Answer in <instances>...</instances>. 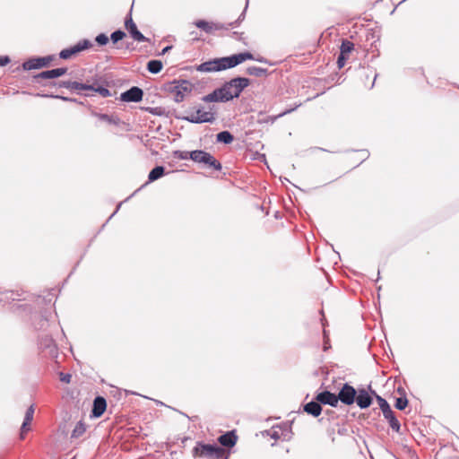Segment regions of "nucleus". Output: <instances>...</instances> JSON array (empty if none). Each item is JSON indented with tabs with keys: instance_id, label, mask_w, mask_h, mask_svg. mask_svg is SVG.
I'll use <instances>...</instances> for the list:
<instances>
[{
	"instance_id": "obj_1",
	"label": "nucleus",
	"mask_w": 459,
	"mask_h": 459,
	"mask_svg": "<svg viewBox=\"0 0 459 459\" xmlns=\"http://www.w3.org/2000/svg\"><path fill=\"white\" fill-rule=\"evenodd\" d=\"M254 55L249 51H244L227 56L215 57L201 63L196 70L202 73L221 72L236 67L247 59H253Z\"/></svg>"
},
{
	"instance_id": "obj_2",
	"label": "nucleus",
	"mask_w": 459,
	"mask_h": 459,
	"mask_svg": "<svg viewBox=\"0 0 459 459\" xmlns=\"http://www.w3.org/2000/svg\"><path fill=\"white\" fill-rule=\"evenodd\" d=\"M194 457L205 459H229L230 453L217 444H207L203 441L196 442L192 450Z\"/></svg>"
},
{
	"instance_id": "obj_3",
	"label": "nucleus",
	"mask_w": 459,
	"mask_h": 459,
	"mask_svg": "<svg viewBox=\"0 0 459 459\" xmlns=\"http://www.w3.org/2000/svg\"><path fill=\"white\" fill-rule=\"evenodd\" d=\"M368 389L374 394V396L379 405V409L381 410L385 419L388 421L390 428L394 431L399 433L401 430L400 421L396 418L395 413L392 410L388 402L385 398H383L382 396L377 394V393L374 389H372L371 385H368Z\"/></svg>"
},
{
	"instance_id": "obj_4",
	"label": "nucleus",
	"mask_w": 459,
	"mask_h": 459,
	"mask_svg": "<svg viewBox=\"0 0 459 459\" xmlns=\"http://www.w3.org/2000/svg\"><path fill=\"white\" fill-rule=\"evenodd\" d=\"M195 113V115L192 114L189 116L176 115L175 117L192 124H212L216 120L217 112H205L204 108L202 105L196 108Z\"/></svg>"
},
{
	"instance_id": "obj_5",
	"label": "nucleus",
	"mask_w": 459,
	"mask_h": 459,
	"mask_svg": "<svg viewBox=\"0 0 459 459\" xmlns=\"http://www.w3.org/2000/svg\"><path fill=\"white\" fill-rule=\"evenodd\" d=\"M231 91H230L226 82L219 88L202 97V100L207 103L221 102L226 103L232 100Z\"/></svg>"
},
{
	"instance_id": "obj_6",
	"label": "nucleus",
	"mask_w": 459,
	"mask_h": 459,
	"mask_svg": "<svg viewBox=\"0 0 459 459\" xmlns=\"http://www.w3.org/2000/svg\"><path fill=\"white\" fill-rule=\"evenodd\" d=\"M55 58L56 56L54 55H48L45 56H34L25 60L22 64V68L24 71H30L48 67L51 62L55 60Z\"/></svg>"
},
{
	"instance_id": "obj_7",
	"label": "nucleus",
	"mask_w": 459,
	"mask_h": 459,
	"mask_svg": "<svg viewBox=\"0 0 459 459\" xmlns=\"http://www.w3.org/2000/svg\"><path fill=\"white\" fill-rule=\"evenodd\" d=\"M38 345L45 356H48L51 359H56L58 357V348L51 334H42L39 336Z\"/></svg>"
},
{
	"instance_id": "obj_8",
	"label": "nucleus",
	"mask_w": 459,
	"mask_h": 459,
	"mask_svg": "<svg viewBox=\"0 0 459 459\" xmlns=\"http://www.w3.org/2000/svg\"><path fill=\"white\" fill-rule=\"evenodd\" d=\"M134 4L131 5V8L125 18V28L128 31L129 35L132 39L137 42H148L149 39L146 38L137 28L135 22L132 17Z\"/></svg>"
},
{
	"instance_id": "obj_9",
	"label": "nucleus",
	"mask_w": 459,
	"mask_h": 459,
	"mask_svg": "<svg viewBox=\"0 0 459 459\" xmlns=\"http://www.w3.org/2000/svg\"><path fill=\"white\" fill-rule=\"evenodd\" d=\"M357 391L358 389L349 383H344L338 392L339 402L344 405H352L357 400Z\"/></svg>"
},
{
	"instance_id": "obj_10",
	"label": "nucleus",
	"mask_w": 459,
	"mask_h": 459,
	"mask_svg": "<svg viewBox=\"0 0 459 459\" xmlns=\"http://www.w3.org/2000/svg\"><path fill=\"white\" fill-rule=\"evenodd\" d=\"M250 79L241 76L234 77L226 82L230 91H231L233 100L238 98L241 92L250 85Z\"/></svg>"
},
{
	"instance_id": "obj_11",
	"label": "nucleus",
	"mask_w": 459,
	"mask_h": 459,
	"mask_svg": "<svg viewBox=\"0 0 459 459\" xmlns=\"http://www.w3.org/2000/svg\"><path fill=\"white\" fill-rule=\"evenodd\" d=\"M55 86L58 88H65L71 91H87L90 88V80L86 82H80L77 81H61V82H49L48 83H42V86Z\"/></svg>"
},
{
	"instance_id": "obj_12",
	"label": "nucleus",
	"mask_w": 459,
	"mask_h": 459,
	"mask_svg": "<svg viewBox=\"0 0 459 459\" xmlns=\"http://www.w3.org/2000/svg\"><path fill=\"white\" fill-rule=\"evenodd\" d=\"M66 67H57L50 70L42 71L33 75L34 82L38 83H43L41 80H53L65 75L67 73Z\"/></svg>"
},
{
	"instance_id": "obj_13",
	"label": "nucleus",
	"mask_w": 459,
	"mask_h": 459,
	"mask_svg": "<svg viewBox=\"0 0 459 459\" xmlns=\"http://www.w3.org/2000/svg\"><path fill=\"white\" fill-rule=\"evenodd\" d=\"M374 397V394L368 388L366 389L361 387L357 391V400L355 403L359 409L364 410L368 408L373 403Z\"/></svg>"
},
{
	"instance_id": "obj_14",
	"label": "nucleus",
	"mask_w": 459,
	"mask_h": 459,
	"mask_svg": "<svg viewBox=\"0 0 459 459\" xmlns=\"http://www.w3.org/2000/svg\"><path fill=\"white\" fill-rule=\"evenodd\" d=\"M143 98V91L138 86H132L126 91H123L119 96V100L122 102H140Z\"/></svg>"
},
{
	"instance_id": "obj_15",
	"label": "nucleus",
	"mask_w": 459,
	"mask_h": 459,
	"mask_svg": "<svg viewBox=\"0 0 459 459\" xmlns=\"http://www.w3.org/2000/svg\"><path fill=\"white\" fill-rule=\"evenodd\" d=\"M315 399L322 405H330L331 407H337L339 403L338 394H335L328 390L316 393Z\"/></svg>"
},
{
	"instance_id": "obj_16",
	"label": "nucleus",
	"mask_w": 459,
	"mask_h": 459,
	"mask_svg": "<svg viewBox=\"0 0 459 459\" xmlns=\"http://www.w3.org/2000/svg\"><path fill=\"white\" fill-rule=\"evenodd\" d=\"M30 321L35 330H46L48 326V311L34 313L30 316Z\"/></svg>"
},
{
	"instance_id": "obj_17",
	"label": "nucleus",
	"mask_w": 459,
	"mask_h": 459,
	"mask_svg": "<svg viewBox=\"0 0 459 459\" xmlns=\"http://www.w3.org/2000/svg\"><path fill=\"white\" fill-rule=\"evenodd\" d=\"M102 78L95 76L90 80V88L87 91H91L99 93L101 97L107 98L112 96L110 91L101 84Z\"/></svg>"
},
{
	"instance_id": "obj_18",
	"label": "nucleus",
	"mask_w": 459,
	"mask_h": 459,
	"mask_svg": "<svg viewBox=\"0 0 459 459\" xmlns=\"http://www.w3.org/2000/svg\"><path fill=\"white\" fill-rule=\"evenodd\" d=\"M195 26L207 34H211L213 30H220L226 28L224 23L208 22L206 20H196L194 22Z\"/></svg>"
},
{
	"instance_id": "obj_19",
	"label": "nucleus",
	"mask_w": 459,
	"mask_h": 459,
	"mask_svg": "<svg viewBox=\"0 0 459 459\" xmlns=\"http://www.w3.org/2000/svg\"><path fill=\"white\" fill-rule=\"evenodd\" d=\"M91 115L94 117H97L100 121L105 122L108 125H114L116 126H120L121 125H125V122H123L116 115H108L106 113H100L94 109H91Z\"/></svg>"
},
{
	"instance_id": "obj_20",
	"label": "nucleus",
	"mask_w": 459,
	"mask_h": 459,
	"mask_svg": "<svg viewBox=\"0 0 459 459\" xmlns=\"http://www.w3.org/2000/svg\"><path fill=\"white\" fill-rule=\"evenodd\" d=\"M107 409V401L103 396L98 395L94 398L91 417L100 418Z\"/></svg>"
},
{
	"instance_id": "obj_21",
	"label": "nucleus",
	"mask_w": 459,
	"mask_h": 459,
	"mask_svg": "<svg viewBox=\"0 0 459 459\" xmlns=\"http://www.w3.org/2000/svg\"><path fill=\"white\" fill-rule=\"evenodd\" d=\"M238 441V436L235 433V430H230L221 435L218 437V442L221 444L220 446L231 448L233 447Z\"/></svg>"
},
{
	"instance_id": "obj_22",
	"label": "nucleus",
	"mask_w": 459,
	"mask_h": 459,
	"mask_svg": "<svg viewBox=\"0 0 459 459\" xmlns=\"http://www.w3.org/2000/svg\"><path fill=\"white\" fill-rule=\"evenodd\" d=\"M303 411L306 413L316 418L322 413V404L317 402L315 398L310 401L309 403H307L303 404Z\"/></svg>"
},
{
	"instance_id": "obj_23",
	"label": "nucleus",
	"mask_w": 459,
	"mask_h": 459,
	"mask_svg": "<svg viewBox=\"0 0 459 459\" xmlns=\"http://www.w3.org/2000/svg\"><path fill=\"white\" fill-rule=\"evenodd\" d=\"M21 296H22V293H20L19 291L9 290H0V303L6 304V303H10L11 301H15V300L20 301V300H22Z\"/></svg>"
},
{
	"instance_id": "obj_24",
	"label": "nucleus",
	"mask_w": 459,
	"mask_h": 459,
	"mask_svg": "<svg viewBox=\"0 0 459 459\" xmlns=\"http://www.w3.org/2000/svg\"><path fill=\"white\" fill-rule=\"evenodd\" d=\"M202 167L208 169H212L214 171H221L222 169L221 163L210 152L204 159V162H203Z\"/></svg>"
},
{
	"instance_id": "obj_25",
	"label": "nucleus",
	"mask_w": 459,
	"mask_h": 459,
	"mask_svg": "<svg viewBox=\"0 0 459 459\" xmlns=\"http://www.w3.org/2000/svg\"><path fill=\"white\" fill-rule=\"evenodd\" d=\"M169 173L164 166L157 165L149 172L147 183L154 182Z\"/></svg>"
},
{
	"instance_id": "obj_26",
	"label": "nucleus",
	"mask_w": 459,
	"mask_h": 459,
	"mask_svg": "<svg viewBox=\"0 0 459 459\" xmlns=\"http://www.w3.org/2000/svg\"><path fill=\"white\" fill-rule=\"evenodd\" d=\"M165 90L169 91V93L173 94V100L174 101L179 103L182 102L185 99V95L175 86V82H169L166 86Z\"/></svg>"
},
{
	"instance_id": "obj_27",
	"label": "nucleus",
	"mask_w": 459,
	"mask_h": 459,
	"mask_svg": "<svg viewBox=\"0 0 459 459\" xmlns=\"http://www.w3.org/2000/svg\"><path fill=\"white\" fill-rule=\"evenodd\" d=\"M171 82H175V86L180 90V91L186 96L187 93H191L194 85L187 80H174Z\"/></svg>"
},
{
	"instance_id": "obj_28",
	"label": "nucleus",
	"mask_w": 459,
	"mask_h": 459,
	"mask_svg": "<svg viewBox=\"0 0 459 459\" xmlns=\"http://www.w3.org/2000/svg\"><path fill=\"white\" fill-rule=\"evenodd\" d=\"M234 141V135L228 130L216 134V142L223 144H230Z\"/></svg>"
},
{
	"instance_id": "obj_29",
	"label": "nucleus",
	"mask_w": 459,
	"mask_h": 459,
	"mask_svg": "<svg viewBox=\"0 0 459 459\" xmlns=\"http://www.w3.org/2000/svg\"><path fill=\"white\" fill-rule=\"evenodd\" d=\"M208 152L204 150H194L191 151V153L189 154L190 160H193L195 163L202 164L204 162L205 157L208 155Z\"/></svg>"
},
{
	"instance_id": "obj_30",
	"label": "nucleus",
	"mask_w": 459,
	"mask_h": 459,
	"mask_svg": "<svg viewBox=\"0 0 459 459\" xmlns=\"http://www.w3.org/2000/svg\"><path fill=\"white\" fill-rule=\"evenodd\" d=\"M163 67V64L160 60L152 59L147 63V70L152 74H159Z\"/></svg>"
},
{
	"instance_id": "obj_31",
	"label": "nucleus",
	"mask_w": 459,
	"mask_h": 459,
	"mask_svg": "<svg viewBox=\"0 0 459 459\" xmlns=\"http://www.w3.org/2000/svg\"><path fill=\"white\" fill-rule=\"evenodd\" d=\"M86 431V425L82 420H79L71 434V439L81 437Z\"/></svg>"
},
{
	"instance_id": "obj_32",
	"label": "nucleus",
	"mask_w": 459,
	"mask_h": 459,
	"mask_svg": "<svg viewBox=\"0 0 459 459\" xmlns=\"http://www.w3.org/2000/svg\"><path fill=\"white\" fill-rule=\"evenodd\" d=\"M79 54L78 51L76 50V48L75 46H71L69 48H64L62 49L58 56L61 59H70L71 57H73L74 56Z\"/></svg>"
},
{
	"instance_id": "obj_33",
	"label": "nucleus",
	"mask_w": 459,
	"mask_h": 459,
	"mask_svg": "<svg viewBox=\"0 0 459 459\" xmlns=\"http://www.w3.org/2000/svg\"><path fill=\"white\" fill-rule=\"evenodd\" d=\"M247 74L252 76L261 77L266 76L268 74V70L257 66H249L247 68Z\"/></svg>"
},
{
	"instance_id": "obj_34",
	"label": "nucleus",
	"mask_w": 459,
	"mask_h": 459,
	"mask_svg": "<svg viewBox=\"0 0 459 459\" xmlns=\"http://www.w3.org/2000/svg\"><path fill=\"white\" fill-rule=\"evenodd\" d=\"M354 49V44L350 41L349 39H342V44L340 47V53L342 55H346L349 56V55L351 53V51Z\"/></svg>"
},
{
	"instance_id": "obj_35",
	"label": "nucleus",
	"mask_w": 459,
	"mask_h": 459,
	"mask_svg": "<svg viewBox=\"0 0 459 459\" xmlns=\"http://www.w3.org/2000/svg\"><path fill=\"white\" fill-rule=\"evenodd\" d=\"M78 53L88 50L93 47L92 42L88 39H82L74 44Z\"/></svg>"
},
{
	"instance_id": "obj_36",
	"label": "nucleus",
	"mask_w": 459,
	"mask_h": 459,
	"mask_svg": "<svg viewBox=\"0 0 459 459\" xmlns=\"http://www.w3.org/2000/svg\"><path fill=\"white\" fill-rule=\"evenodd\" d=\"M126 37V32L121 29H117L111 33L110 40L113 44H117V42H119Z\"/></svg>"
},
{
	"instance_id": "obj_37",
	"label": "nucleus",
	"mask_w": 459,
	"mask_h": 459,
	"mask_svg": "<svg viewBox=\"0 0 459 459\" xmlns=\"http://www.w3.org/2000/svg\"><path fill=\"white\" fill-rule=\"evenodd\" d=\"M409 401L406 397L405 393H403V395H401L400 397L395 399L394 407L397 410L403 411L408 406Z\"/></svg>"
},
{
	"instance_id": "obj_38",
	"label": "nucleus",
	"mask_w": 459,
	"mask_h": 459,
	"mask_svg": "<svg viewBox=\"0 0 459 459\" xmlns=\"http://www.w3.org/2000/svg\"><path fill=\"white\" fill-rule=\"evenodd\" d=\"M35 96L41 97V98H47V99H57V100H61L66 101V102H69V100H72L70 97L63 96L60 94H54V93H37V94H35Z\"/></svg>"
},
{
	"instance_id": "obj_39",
	"label": "nucleus",
	"mask_w": 459,
	"mask_h": 459,
	"mask_svg": "<svg viewBox=\"0 0 459 459\" xmlns=\"http://www.w3.org/2000/svg\"><path fill=\"white\" fill-rule=\"evenodd\" d=\"M190 153H191V151L188 152V151L176 150L172 152V156L175 159H178V160H190V156H189Z\"/></svg>"
},
{
	"instance_id": "obj_40",
	"label": "nucleus",
	"mask_w": 459,
	"mask_h": 459,
	"mask_svg": "<svg viewBox=\"0 0 459 459\" xmlns=\"http://www.w3.org/2000/svg\"><path fill=\"white\" fill-rule=\"evenodd\" d=\"M109 41V38L106 33H100L95 37V42L100 47L106 46Z\"/></svg>"
},
{
	"instance_id": "obj_41",
	"label": "nucleus",
	"mask_w": 459,
	"mask_h": 459,
	"mask_svg": "<svg viewBox=\"0 0 459 459\" xmlns=\"http://www.w3.org/2000/svg\"><path fill=\"white\" fill-rule=\"evenodd\" d=\"M275 118L276 117H268V116H265L264 114H263V113H259L258 114V117H257V122L259 124H264V123H271V124H273L275 121Z\"/></svg>"
},
{
	"instance_id": "obj_42",
	"label": "nucleus",
	"mask_w": 459,
	"mask_h": 459,
	"mask_svg": "<svg viewBox=\"0 0 459 459\" xmlns=\"http://www.w3.org/2000/svg\"><path fill=\"white\" fill-rule=\"evenodd\" d=\"M30 422L23 420L21 429H20V438L24 439L25 434L30 429Z\"/></svg>"
},
{
	"instance_id": "obj_43",
	"label": "nucleus",
	"mask_w": 459,
	"mask_h": 459,
	"mask_svg": "<svg viewBox=\"0 0 459 459\" xmlns=\"http://www.w3.org/2000/svg\"><path fill=\"white\" fill-rule=\"evenodd\" d=\"M11 308L14 313H18L20 310L27 311L30 309L28 304H13Z\"/></svg>"
},
{
	"instance_id": "obj_44",
	"label": "nucleus",
	"mask_w": 459,
	"mask_h": 459,
	"mask_svg": "<svg viewBox=\"0 0 459 459\" xmlns=\"http://www.w3.org/2000/svg\"><path fill=\"white\" fill-rule=\"evenodd\" d=\"M34 415V408L33 405H30L25 412L24 420L25 421L31 422Z\"/></svg>"
},
{
	"instance_id": "obj_45",
	"label": "nucleus",
	"mask_w": 459,
	"mask_h": 459,
	"mask_svg": "<svg viewBox=\"0 0 459 459\" xmlns=\"http://www.w3.org/2000/svg\"><path fill=\"white\" fill-rule=\"evenodd\" d=\"M348 57V56L342 55L341 53L338 55L336 63L339 69H342L345 65Z\"/></svg>"
},
{
	"instance_id": "obj_46",
	"label": "nucleus",
	"mask_w": 459,
	"mask_h": 459,
	"mask_svg": "<svg viewBox=\"0 0 459 459\" xmlns=\"http://www.w3.org/2000/svg\"><path fill=\"white\" fill-rule=\"evenodd\" d=\"M59 377L60 381H62L63 383L69 384L71 382L72 375L70 373L60 372Z\"/></svg>"
},
{
	"instance_id": "obj_47",
	"label": "nucleus",
	"mask_w": 459,
	"mask_h": 459,
	"mask_svg": "<svg viewBox=\"0 0 459 459\" xmlns=\"http://www.w3.org/2000/svg\"><path fill=\"white\" fill-rule=\"evenodd\" d=\"M252 60H255V61L262 63V64H267L269 65H273L271 61H269L267 58H265V57H264L262 56H258L256 57L254 56V58Z\"/></svg>"
},
{
	"instance_id": "obj_48",
	"label": "nucleus",
	"mask_w": 459,
	"mask_h": 459,
	"mask_svg": "<svg viewBox=\"0 0 459 459\" xmlns=\"http://www.w3.org/2000/svg\"><path fill=\"white\" fill-rule=\"evenodd\" d=\"M11 62L9 56H0V66H5Z\"/></svg>"
},
{
	"instance_id": "obj_49",
	"label": "nucleus",
	"mask_w": 459,
	"mask_h": 459,
	"mask_svg": "<svg viewBox=\"0 0 459 459\" xmlns=\"http://www.w3.org/2000/svg\"><path fill=\"white\" fill-rule=\"evenodd\" d=\"M248 3H249V0H246L245 8L242 11V13H240V15L238 16V18L237 19L240 23L244 21V19L246 17V12H247V9L248 7Z\"/></svg>"
},
{
	"instance_id": "obj_50",
	"label": "nucleus",
	"mask_w": 459,
	"mask_h": 459,
	"mask_svg": "<svg viewBox=\"0 0 459 459\" xmlns=\"http://www.w3.org/2000/svg\"><path fill=\"white\" fill-rule=\"evenodd\" d=\"M359 152L362 153V160L357 166L361 164L363 161L368 160L369 157V152L367 149L359 150Z\"/></svg>"
},
{
	"instance_id": "obj_51",
	"label": "nucleus",
	"mask_w": 459,
	"mask_h": 459,
	"mask_svg": "<svg viewBox=\"0 0 459 459\" xmlns=\"http://www.w3.org/2000/svg\"><path fill=\"white\" fill-rule=\"evenodd\" d=\"M239 24H240V22L238 20H236V21H234L232 22H229L227 24H224L226 26V28H223L222 30H229L230 28L237 27Z\"/></svg>"
},
{
	"instance_id": "obj_52",
	"label": "nucleus",
	"mask_w": 459,
	"mask_h": 459,
	"mask_svg": "<svg viewBox=\"0 0 459 459\" xmlns=\"http://www.w3.org/2000/svg\"><path fill=\"white\" fill-rule=\"evenodd\" d=\"M122 205V203H119L116 208V210L114 211V212L108 217V219L106 221V222L102 225V227H105V225L109 221V220H111V218L118 212V210L120 209Z\"/></svg>"
},
{
	"instance_id": "obj_53",
	"label": "nucleus",
	"mask_w": 459,
	"mask_h": 459,
	"mask_svg": "<svg viewBox=\"0 0 459 459\" xmlns=\"http://www.w3.org/2000/svg\"><path fill=\"white\" fill-rule=\"evenodd\" d=\"M53 297H54L53 294L48 293L46 297H44L42 299V301H44L45 303H51L53 300Z\"/></svg>"
},
{
	"instance_id": "obj_54",
	"label": "nucleus",
	"mask_w": 459,
	"mask_h": 459,
	"mask_svg": "<svg viewBox=\"0 0 459 459\" xmlns=\"http://www.w3.org/2000/svg\"><path fill=\"white\" fill-rule=\"evenodd\" d=\"M270 437H271V438H273L274 440H278V439H280V433L276 430H273L270 434Z\"/></svg>"
},
{
	"instance_id": "obj_55",
	"label": "nucleus",
	"mask_w": 459,
	"mask_h": 459,
	"mask_svg": "<svg viewBox=\"0 0 459 459\" xmlns=\"http://www.w3.org/2000/svg\"><path fill=\"white\" fill-rule=\"evenodd\" d=\"M173 48L172 45H169V46H166L162 50L161 52L159 54V56H163L165 54H167L169 50H171Z\"/></svg>"
},
{
	"instance_id": "obj_56",
	"label": "nucleus",
	"mask_w": 459,
	"mask_h": 459,
	"mask_svg": "<svg viewBox=\"0 0 459 459\" xmlns=\"http://www.w3.org/2000/svg\"><path fill=\"white\" fill-rule=\"evenodd\" d=\"M330 347H331V345L329 342V339L324 340V346H323L324 351H326Z\"/></svg>"
},
{
	"instance_id": "obj_57",
	"label": "nucleus",
	"mask_w": 459,
	"mask_h": 459,
	"mask_svg": "<svg viewBox=\"0 0 459 459\" xmlns=\"http://www.w3.org/2000/svg\"><path fill=\"white\" fill-rule=\"evenodd\" d=\"M156 109H157L156 108H146V110L149 111L151 114L159 115V113H157L155 111Z\"/></svg>"
},
{
	"instance_id": "obj_58",
	"label": "nucleus",
	"mask_w": 459,
	"mask_h": 459,
	"mask_svg": "<svg viewBox=\"0 0 459 459\" xmlns=\"http://www.w3.org/2000/svg\"><path fill=\"white\" fill-rule=\"evenodd\" d=\"M205 112H216V111L214 110V106H209V107H208V108H207V110H205Z\"/></svg>"
},
{
	"instance_id": "obj_59",
	"label": "nucleus",
	"mask_w": 459,
	"mask_h": 459,
	"mask_svg": "<svg viewBox=\"0 0 459 459\" xmlns=\"http://www.w3.org/2000/svg\"><path fill=\"white\" fill-rule=\"evenodd\" d=\"M280 180L281 181L282 184L290 182V180L287 178H282V177L280 178Z\"/></svg>"
},
{
	"instance_id": "obj_60",
	"label": "nucleus",
	"mask_w": 459,
	"mask_h": 459,
	"mask_svg": "<svg viewBox=\"0 0 459 459\" xmlns=\"http://www.w3.org/2000/svg\"><path fill=\"white\" fill-rule=\"evenodd\" d=\"M377 77V74H375V75H374V80H373V82H372L371 85L369 86V89H372V88L374 87L375 81H376Z\"/></svg>"
},
{
	"instance_id": "obj_61",
	"label": "nucleus",
	"mask_w": 459,
	"mask_h": 459,
	"mask_svg": "<svg viewBox=\"0 0 459 459\" xmlns=\"http://www.w3.org/2000/svg\"><path fill=\"white\" fill-rule=\"evenodd\" d=\"M72 100H69V102H75V103H79V104H82V101H78L77 99L75 98H71Z\"/></svg>"
},
{
	"instance_id": "obj_62",
	"label": "nucleus",
	"mask_w": 459,
	"mask_h": 459,
	"mask_svg": "<svg viewBox=\"0 0 459 459\" xmlns=\"http://www.w3.org/2000/svg\"><path fill=\"white\" fill-rule=\"evenodd\" d=\"M397 392H398L399 394H401V395H403V393H405L403 387H399V388L397 389Z\"/></svg>"
},
{
	"instance_id": "obj_63",
	"label": "nucleus",
	"mask_w": 459,
	"mask_h": 459,
	"mask_svg": "<svg viewBox=\"0 0 459 459\" xmlns=\"http://www.w3.org/2000/svg\"><path fill=\"white\" fill-rule=\"evenodd\" d=\"M323 333H324V340L329 339L325 329H324Z\"/></svg>"
},
{
	"instance_id": "obj_64",
	"label": "nucleus",
	"mask_w": 459,
	"mask_h": 459,
	"mask_svg": "<svg viewBox=\"0 0 459 459\" xmlns=\"http://www.w3.org/2000/svg\"><path fill=\"white\" fill-rule=\"evenodd\" d=\"M321 321H322V325H323V327H325V318H322V319H321Z\"/></svg>"
}]
</instances>
